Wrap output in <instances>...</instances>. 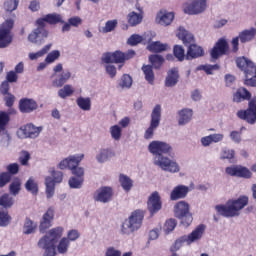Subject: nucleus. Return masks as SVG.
Segmentation results:
<instances>
[{
    "label": "nucleus",
    "instance_id": "nucleus-23",
    "mask_svg": "<svg viewBox=\"0 0 256 256\" xmlns=\"http://www.w3.org/2000/svg\"><path fill=\"white\" fill-rule=\"evenodd\" d=\"M158 23L160 25H164L167 27V25H171L173 23V20L175 19V14L173 12H167L165 10H161L157 14Z\"/></svg>",
    "mask_w": 256,
    "mask_h": 256
},
{
    "label": "nucleus",
    "instance_id": "nucleus-64",
    "mask_svg": "<svg viewBox=\"0 0 256 256\" xmlns=\"http://www.w3.org/2000/svg\"><path fill=\"white\" fill-rule=\"evenodd\" d=\"M122 253L120 250L115 249V247L107 248L105 256H121Z\"/></svg>",
    "mask_w": 256,
    "mask_h": 256
},
{
    "label": "nucleus",
    "instance_id": "nucleus-59",
    "mask_svg": "<svg viewBox=\"0 0 256 256\" xmlns=\"http://www.w3.org/2000/svg\"><path fill=\"white\" fill-rule=\"evenodd\" d=\"M6 170L8 171L7 173H9L10 176L17 175V173H19V164H17V163L9 164L6 167Z\"/></svg>",
    "mask_w": 256,
    "mask_h": 256
},
{
    "label": "nucleus",
    "instance_id": "nucleus-11",
    "mask_svg": "<svg viewBox=\"0 0 256 256\" xmlns=\"http://www.w3.org/2000/svg\"><path fill=\"white\" fill-rule=\"evenodd\" d=\"M229 51V42H227V39L220 38L210 50V57L213 61H217V59L224 55H229Z\"/></svg>",
    "mask_w": 256,
    "mask_h": 256
},
{
    "label": "nucleus",
    "instance_id": "nucleus-62",
    "mask_svg": "<svg viewBox=\"0 0 256 256\" xmlns=\"http://www.w3.org/2000/svg\"><path fill=\"white\" fill-rule=\"evenodd\" d=\"M68 23L71 27H79L83 23V20L79 16H74L68 19Z\"/></svg>",
    "mask_w": 256,
    "mask_h": 256
},
{
    "label": "nucleus",
    "instance_id": "nucleus-7",
    "mask_svg": "<svg viewBox=\"0 0 256 256\" xmlns=\"http://www.w3.org/2000/svg\"><path fill=\"white\" fill-rule=\"evenodd\" d=\"M13 27H15L13 19H7L0 25V49H5L13 43Z\"/></svg>",
    "mask_w": 256,
    "mask_h": 256
},
{
    "label": "nucleus",
    "instance_id": "nucleus-46",
    "mask_svg": "<svg viewBox=\"0 0 256 256\" xmlns=\"http://www.w3.org/2000/svg\"><path fill=\"white\" fill-rule=\"evenodd\" d=\"M173 54L176 59L179 61H185L187 59V55H185V49L181 45H175L173 47Z\"/></svg>",
    "mask_w": 256,
    "mask_h": 256
},
{
    "label": "nucleus",
    "instance_id": "nucleus-21",
    "mask_svg": "<svg viewBox=\"0 0 256 256\" xmlns=\"http://www.w3.org/2000/svg\"><path fill=\"white\" fill-rule=\"evenodd\" d=\"M187 193H189V187L184 185L176 186L170 194V199L171 201H179V199H185L187 197Z\"/></svg>",
    "mask_w": 256,
    "mask_h": 256
},
{
    "label": "nucleus",
    "instance_id": "nucleus-50",
    "mask_svg": "<svg viewBox=\"0 0 256 256\" xmlns=\"http://www.w3.org/2000/svg\"><path fill=\"white\" fill-rule=\"evenodd\" d=\"M59 57H61V52L59 50H53L46 56L45 62L48 64L55 63Z\"/></svg>",
    "mask_w": 256,
    "mask_h": 256
},
{
    "label": "nucleus",
    "instance_id": "nucleus-40",
    "mask_svg": "<svg viewBox=\"0 0 256 256\" xmlns=\"http://www.w3.org/2000/svg\"><path fill=\"white\" fill-rule=\"evenodd\" d=\"M25 189L32 195H37L39 193V185L33 178H29L25 183Z\"/></svg>",
    "mask_w": 256,
    "mask_h": 256
},
{
    "label": "nucleus",
    "instance_id": "nucleus-13",
    "mask_svg": "<svg viewBox=\"0 0 256 256\" xmlns=\"http://www.w3.org/2000/svg\"><path fill=\"white\" fill-rule=\"evenodd\" d=\"M161 209H163V201L161 200V195H159V192L154 191L148 197L147 210L149 211L151 217H153V215H157Z\"/></svg>",
    "mask_w": 256,
    "mask_h": 256
},
{
    "label": "nucleus",
    "instance_id": "nucleus-54",
    "mask_svg": "<svg viewBox=\"0 0 256 256\" xmlns=\"http://www.w3.org/2000/svg\"><path fill=\"white\" fill-rule=\"evenodd\" d=\"M143 42V36L138 34H133L128 38V45H131V47H135V45H139V43Z\"/></svg>",
    "mask_w": 256,
    "mask_h": 256
},
{
    "label": "nucleus",
    "instance_id": "nucleus-14",
    "mask_svg": "<svg viewBox=\"0 0 256 256\" xmlns=\"http://www.w3.org/2000/svg\"><path fill=\"white\" fill-rule=\"evenodd\" d=\"M225 173L230 175V177H240L242 179H251V176L253 175L249 168L241 165L228 166L225 169Z\"/></svg>",
    "mask_w": 256,
    "mask_h": 256
},
{
    "label": "nucleus",
    "instance_id": "nucleus-53",
    "mask_svg": "<svg viewBox=\"0 0 256 256\" xmlns=\"http://www.w3.org/2000/svg\"><path fill=\"white\" fill-rule=\"evenodd\" d=\"M11 183V174L8 172L0 173V189H3L7 184Z\"/></svg>",
    "mask_w": 256,
    "mask_h": 256
},
{
    "label": "nucleus",
    "instance_id": "nucleus-25",
    "mask_svg": "<svg viewBox=\"0 0 256 256\" xmlns=\"http://www.w3.org/2000/svg\"><path fill=\"white\" fill-rule=\"evenodd\" d=\"M55 245V243L42 238L38 241V247H40V249H45L44 256H55Z\"/></svg>",
    "mask_w": 256,
    "mask_h": 256
},
{
    "label": "nucleus",
    "instance_id": "nucleus-32",
    "mask_svg": "<svg viewBox=\"0 0 256 256\" xmlns=\"http://www.w3.org/2000/svg\"><path fill=\"white\" fill-rule=\"evenodd\" d=\"M169 45L163 44L159 41L152 42L147 46L148 51L151 53H163V51H167Z\"/></svg>",
    "mask_w": 256,
    "mask_h": 256
},
{
    "label": "nucleus",
    "instance_id": "nucleus-24",
    "mask_svg": "<svg viewBox=\"0 0 256 256\" xmlns=\"http://www.w3.org/2000/svg\"><path fill=\"white\" fill-rule=\"evenodd\" d=\"M251 100V92L246 88L240 87L233 94L234 103H241V101H249Z\"/></svg>",
    "mask_w": 256,
    "mask_h": 256
},
{
    "label": "nucleus",
    "instance_id": "nucleus-17",
    "mask_svg": "<svg viewBox=\"0 0 256 256\" xmlns=\"http://www.w3.org/2000/svg\"><path fill=\"white\" fill-rule=\"evenodd\" d=\"M103 63H116L125 65V53L120 50H116L114 52L104 53L102 56Z\"/></svg>",
    "mask_w": 256,
    "mask_h": 256
},
{
    "label": "nucleus",
    "instance_id": "nucleus-45",
    "mask_svg": "<svg viewBox=\"0 0 256 256\" xmlns=\"http://www.w3.org/2000/svg\"><path fill=\"white\" fill-rule=\"evenodd\" d=\"M115 154L111 149H102L100 150L99 155L96 156L98 163H105L110 157H113Z\"/></svg>",
    "mask_w": 256,
    "mask_h": 256
},
{
    "label": "nucleus",
    "instance_id": "nucleus-29",
    "mask_svg": "<svg viewBox=\"0 0 256 256\" xmlns=\"http://www.w3.org/2000/svg\"><path fill=\"white\" fill-rule=\"evenodd\" d=\"M21 185H22L21 178L19 177L13 178L12 182L9 185L10 195L17 197V195L21 193Z\"/></svg>",
    "mask_w": 256,
    "mask_h": 256
},
{
    "label": "nucleus",
    "instance_id": "nucleus-2",
    "mask_svg": "<svg viewBox=\"0 0 256 256\" xmlns=\"http://www.w3.org/2000/svg\"><path fill=\"white\" fill-rule=\"evenodd\" d=\"M85 158V154H79L77 156L73 155L64 160H62L58 167L59 169H70L72 176L69 179V185L71 189H81L85 181V169L79 167V164Z\"/></svg>",
    "mask_w": 256,
    "mask_h": 256
},
{
    "label": "nucleus",
    "instance_id": "nucleus-4",
    "mask_svg": "<svg viewBox=\"0 0 256 256\" xmlns=\"http://www.w3.org/2000/svg\"><path fill=\"white\" fill-rule=\"evenodd\" d=\"M249 203L247 196H240L236 200L228 201L227 205H217L216 211L223 217H235L239 215V211L246 207Z\"/></svg>",
    "mask_w": 256,
    "mask_h": 256
},
{
    "label": "nucleus",
    "instance_id": "nucleus-55",
    "mask_svg": "<svg viewBox=\"0 0 256 256\" xmlns=\"http://www.w3.org/2000/svg\"><path fill=\"white\" fill-rule=\"evenodd\" d=\"M58 253H65L69 249V239L62 238L57 246Z\"/></svg>",
    "mask_w": 256,
    "mask_h": 256
},
{
    "label": "nucleus",
    "instance_id": "nucleus-22",
    "mask_svg": "<svg viewBox=\"0 0 256 256\" xmlns=\"http://www.w3.org/2000/svg\"><path fill=\"white\" fill-rule=\"evenodd\" d=\"M63 231H64L63 227L58 226L56 228L51 229L48 232V236L46 235L41 239H46L48 242L56 244L57 241H59V239L63 237Z\"/></svg>",
    "mask_w": 256,
    "mask_h": 256
},
{
    "label": "nucleus",
    "instance_id": "nucleus-20",
    "mask_svg": "<svg viewBox=\"0 0 256 256\" xmlns=\"http://www.w3.org/2000/svg\"><path fill=\"white\" fill-rule=\"evenodd\" d=\"M37 102L30 98H22L19 101V109L21 113H33L37 110Z\"/></svg>",
    "mask_w": 256,
    "mask_h": 256
},
{
    "label": "nucleus",
    "instance_id": "nucleus-56",
    "mask_svg": "<svg viewBox=\"0 0 256 256\" xmlns=\"http://www.w3.org/2000/svg\"><path fill=\"white\" fill-rule=\"evenodd\" d=\"M177 227V220L176 219H169L164 224V230L166 233H171Z\"/></svg>",
    "mask_w": 256,
    "mask_h": 256
},
{
    "label": "nucleus",
    "instance_id": "nucleus-44",
    "mask_svg": "<svg viewBox=\"0 0 256 256\" xmlns=\"http://www.w3.org/2000/svg\"><path fill=\"white\" fill-rule=\"evenodd\" d=\"M17 7H19V0H5L3 3V9L7 13H13V11H17Z\"/></svg>",
    "mask_w": 256,
    "mask_h": 256
},
{
    "label": "nucleus",
    "instance_id": "nucleus-33",
    "mask_svg": "<svg viewBox=\"0 0 256 256\" xmlns=\"http://www.w3.org/2000/svg\"><path fill=\"white\" fill-rule=\"evenodd\" d=\"M15 203V200L9 193H4L2 196H0V207H3L4 209H11Z\"/></svg>",
    "mask_w": 256,
    "mask_h": 256
},
{
    "label": "nucleus",
    "instance_id": "nucleus-19",
    "mask_svg": "<svg viewBox=\"0 0 256 256\" xmlns=\"http://www.w3.org/2000/svg\"><path fill=\"white\" fill-rule=\"evenodd\" d=\"M42 130V127H35L33 124H27L20 128V133H22L25 138L35 139L36 137H39V133H41Z\"/></svg>",
    "mask_w": 256,
    "mask_h": 256
},
{
    "label": "nucleus",
    "instance_id": "nucleus-36",
    "mask_svg": "<svg viewBox=\"0 0 256 256\" xmlns=\"http://www.w3.org/2000/svg\"><path fill=\"white\" fill-rule=\"evenodd\" d=\"M119 182L121 184V187L127 193H129V191H131V189L133 188V180H131V178H129V176H127V175L120 174Z\"/></svg>",
    "mask_w": 256,
    "mask_h": 256
},
{
    "label": "nucleus",
    "instance_id": "nucleus-51",
    "mask_svg": "<svg viewBox=\"0 0 256 256\" xmlns=\"http://www.w3.org/2000/svg\"><path fill=\"white\" fill-rule=\"evenodd\" d=\"M110 133H111L112 139H114L115 141H119V139H121L122 130H121V127H119V125L112 126L110 128Z\"/></svg>",
    "mask_w": 256,
    "mask_h": 256
},
{
    "label": "nucleus",
    "instance_id": "nucleus-30",
    "mask_svg": "<svg viewBox=\"0 0 256 256\" xmlns=\"http://www.w3.org/2000/svg\"><path fill=\"white\" fill-rule=\"evenodd\" d=\"M256 29L251 28L250 30H244L239 33V39L241 43H249L252 39H255Z\"/></svg>",
    "mask_w": 256,
    "mask_h": 256
},
{
    "label": "nucleus",
    "instance_id": "nucleus-49",
    "mask_svg": "<svg viewBox=\"0 0 256 256\" xmlns=\"http://www.w3.org/2000/svg\"><path fill=\"white\" fill-rule=\"evenodd\" d=\"M11 223V216H9V212L0 211V227H7Z\"/></svg>",
    "mask_w": 256,
    "mask_h": 256
},
{
    "label": "nucleus",
    "instance_id": "nucleus-60",
    "mask_svg": "<svg viewBox=\"0 0 256 256\" xmlns=\"http://www.w3.org/2000/svg\"><path fill=\"white\" fill-rule=\"evenodd\" d=\"M235 157V150H230V149H224L222 151L220 159H228L231 160Z\"/></svg>",
    "mask_w": 256,
    "mask_h": 256
},
{
    "label": "nucleus",
    "instance_id": "nucleus-9",
    "mask_svg": "<svg viewBox=\"0 0 256 256\" xmlns=\"http://www.w3.org/2000/svg\"><path fill=\"white\" fill-rule=\"evenodd\" d=\"M160 124L161 105L157 104L151 113L150 126L146 129L144 133V139H153V135H155V129H157V127H159Z\"/></svg>",
    "mask_w": 256,
    "mask_h": 256
},
{
    "label": "nucleus",
    "instance_id": "nucleus-34",
    "mask_svg": "<svg viewBox=\"0 0 256 256\" xmlns=\"http://www.w3.org/2000/svg\"><path fill=\"white\" fill-rule=\"evenodd\" d=\"M142 71L145 75V80L150 85H153V83H155V73L153 72V66L152 65H143Z\"/></svg>",
    "mask_w": 256,
    "mask_h": 256
},
{
    "label": "nucleus",
    "instance_id": "nucleus-16",
    "mask_svg": "<svg viewBox=\"0 0 256 256\" xmlns=\"http://www.w3.org/2000/svg\"><path fill=\"white\" fill-rule=\"evenodd\" d=\"M94 201L98 203H109L113 199V188L111 187H101L93 195Z\"/></svg>",
    "mask_w": 256,
    "mask_h": 256
},
{
    "label": "nucleus",
    "instance_id": "nucleus-58",
    "mask_svg": "<svg viewBox=\"0 0 256 256\" xmlns=\"http://www.w3.org/2000/svg\"><path fill=\"white\" fill-rule=\"evenodd\" d=\"M51 175H52V180L55 183H61V181H63V172L61 171H55V169H52L50 171Z\"/></svg>",
    "mask_w": 256,
    "mask_h": 256
},
{
    "label": "nucleus",
    "instance_id": "nucleus-3",
    "mask_svg": "<svg viewBox=\"0 0 256 256\" xmlns=\"http://www.w3.org/2000/svg\"><path fill=\"white\" fill-rule=\"evenodd\" d=\"M177 37L186 47H188L186 52L187 61H191V59H199V57H203V55H205V50H203V47L193 44L195 43V36L189 33V31L185 30V28L179 27Z\"/></svg>",
    "mask_w": 256,
    "mask_h": 256
},
{
    "label": "nucleus",
    "instance_id": "nucleus-35",
    "mask_svg": "<svg viewBox=\"0 0 256 256\" xmlns=\"http://www.w3.org/2000/svg\"><path fill=\"white\" fill-rule=\"evenodd\" d=\"M76 104L82 111H91V98L89 97H78L76 99Z\"/></svg>",
    "mask_w": 256,
    "mask_h": 256
},
{
    "label": "nucleus",
    "instance_id": "nucleus-48",
    "mask_svg": "<svg viewBox=\"0 0 256 256\" xmlns=\"http://www.w3.org/2000/svg\"><path fill=\"white\" fill-rule=\"evenodd\" d=\"M198 69L200 71H205L207 75H213V71H217L220 69L219 64H214V65H202L199 66Z\"/></svg>",
    "mask_w": 256,
    "mask_h": 256
},
{
    "label": "nucleus",
    "instance_id": "nucleus-6",
    "mask_svg": "<svg viewBox=\"0 0 256 256\" xmlns=\"http://www.w3.org/2000/svg\"><path fill=\"white\" fill-rule=\"evenodd\" d=\"M203 233H205V224H200L189 235H184L178 238L170 247V251L172 253H177V251L181 249L183 243L191 245L192 243H195V241H199V239L203 237Z\"/></svg>",
    "mask_w": 256,
    "mask_h": 256
},
{
    "label": "nucleus",
    "instance_id": "nucleus-63",
    "mask_svg": "<svg viewBox=\"0 0 256 256\" xmlns=\"http://www.w3.org/2000/svg\"><path fill=\"white\" fill-rule=\"evenodd\" d=\"M244 84L247 85V87H256V76L253 75L251 78H249V75H245Z\"/></svg>",
    "mask_w": 256,
    "mask_h": 256
},
{
    "label": "nucleus",
    "instance_id": "nucleus-18",
    "mask_svg": "<svg viewBox=\"0 0 256 256\" xmlns=\"http://www.w3.org/2000/svg\"><path fill=\"white\" fill-rule=\"evenodd\" d=\"M49 37V31L47 30H39L38 28H35L29 35H28V41L30 43H43L45 39Z\"/></svg>",
    "mask_w": 256,
    "mask_h": 256
},
{
    "label": "nucleus",
    "instance_id": "nucleus-5",
    "mask_svg": "<svg viewBox=\"0 0 256 256\" xmlns=\"http://www.w3.org/2000/svg\"><path fill=\"white\" fill-rule=\"evenodd\" d=\"M143 219H145V211L140 209L133 211L128 219L124 220L122 223V235H131V233L139 231V229H141V225H143Z\"/></svg>",
    "mask_w": 256,
    "mask_h": 256
},
{
    "label": "nucleus",
    "instance_id": "nucleus-39",
    "mask_svg": "<svg viewBox=\"0 0 256 256\" xmlns=\"http://www.w3.org/2000/svg\"><path fill=\"white\" fill-rule=\"evenodd\" d=\"M9 121H11V116H9V113L0 111V133L7 131V125H9Z\"/></svg>",
    "mask_w": 256,
    "mask_h": 256
},
{
    "label": "nucleus",
    "instance_id": "nucleus-47",
    "mask_svg": "<svg viewBox=\"0 0 256 256\" xmlns=\"http://www.w3.org/2000/svg\"><path fill=\"white\" fill-rule=\"evenodd\" d=\"M30 160H31V154L28 151L23 150L20 152L18 161L21 165H23L24 167H27V165H29Z\"/></svg>",
    "mask_w": 256,
    "mask_h": 256
},
{
    "label": "nucleus",
    "instance_id": "nucleus-31",
    "mask_svg": "<svg viewBox=\"0 0 256 256\" xmlns=\"http://www.w3.org/2000/svg\"><path fill=\"white\" fill-rule=\"evenodd\" d=\"M71 79V72L69 70L62 72L59 78L53 80V87H63V85Z\"/></svg>",
    "mask_w": 256,
    "mask_h": 256
},
{
    "label": "nucleus",
    "instance_id": "nucleus-43",
    "mask_svg": "<svg viewBox=\"0 0 256 256\" xmlns=\"http://www.w3.org/2000/svg\"><path fill=\"white\" fill-rule=\"evenodd\" d=\"M75 93V89H73V86L66 84L62 89L58 91V96L60 99H67V97H71Z\"/></svg>",
    "mask_w": 256,
    "mask_h": 256
},
{
    "label": "nucleus",
    "instance_id": "nucleus-61",
    "mask_svg": "<svg viewBox=\"0 0 256 256\" xmlns=\"http://www.w3.org/2000/svg\"><path fill=\"white\" fill-rule=\"evenodd\" d=\"M67 239L68 241H77V239H79V237H81V234L79 233L78 230L72 229L70 231H68L67 234Z\"/></svg>",
    "mask_w": 256,
    "mask_h": 256
},
{
    "label": "nucleus",
    "instance_id": "nucleus-27",
    "mask_svg": "<svg viewBox=\"0 0 256 256\" xmlns=\"http://www.w3.org/2000/svg\"><path fill=\"white\" fill-rule=\"evenodd\" d=\"M127 21L130 27H137L143 21V12H130L127 16Z\"/></svg>",
    "mask_w": 256,
    "mask_h": 256
},
{
    "label": "nucleus",
    "instance_id": "nucleus-42",
    "mask_svg": "<svg viewBox=\"0 0 256 256\" xmlns=\"http://www.w3.org/2000/svg\"><path fill=\"white\" fill-rule=\"evenodd\" d=\"M35 229H37V224L30 218H26L23 226V233L25 235H31V233H35Z\"/></svg>",
    "mask_w": 256,
    "mask_h": 256
},
{
    "label": "nucleus",
    "instance_id": "nucleus-10",
    "mask_svg": "<svg viewBox=\"0 0 256 256\" xmlns=\"http://www.w3.org/2000/svg\"><path fill=\"white\" fill-rule=\"evenodd\" d=\"M237 117L243 121H247L250 125L256 123V96L250 98L247 110H240L237 112Z\"/></svg>",
    "mask_w": 256,
    "mask_h": 256
},
{
    "label": "nucleus",
    "instance_id": "nucleus-1",
    "mask_svg": "<svg viewBox=\"0 0 256 256\" xmlns=\"http://www.w3.org/2000/svg\"><path fill=\"white\" fill-rule=\"evenodd\" d=\"M148 151L152 155H155L154 163L155 165H158L160 169L168 171L169 173H179V164L164 156L171 155V152L173 151L171 144L154 140L148 145Z\"/></svg>",
    "mask_w": 256,
    "mask_h": 256
},
{
    "label": "nucleus",
    "instance_id": "nucleus-57",
    "mask_svg": "<svg viewBox=\"0 0 256 256\" xmlns=\"http://www.w3.org/2000/svg\"><path fill=\"white\" fill-rule=\"evenodd\" d=\"M120 85L123 88H127L129 89V87H131V85H133V79L131 78V76H129L128 74H124L121 78V83Z\"/></svg>",
    "mask_w": 256,
    "mask_h": 256
},
{
    "label": "nucleus",
    "instance_id": "nucleus-52",
    "mask_svg": "<svg viewBox=\"0 0 256 256\" xmlns=\"http://www.w3.org/2000/svg\"><path fill=\"white\" fill-rule=\"evenodd\" d=\"M117 20H109L106 22L105 27L102 29L103 33H111V31H115L117 28Z\"/></svg>",
    "mask_w": 256,
    "mask_h": 256
},
{
    "label": "nucleus",
    "instance_id": "nucleus-12",
    "mask_svg": "<svg viewBox=\"0 0 256 256\" xmlns=\"http://www.w3.org/2000/svg\"><path fill=\"white\" fill-rule=\"evenodd\" d=\"M207 9V0H191L184 4L183 11L186 15H199Z\"/></svg>",
    "mask_w": 256,
    "mask_h": 256
},
{
    "label": "nucleus",
    "instance_id": "nucleus-8",
    "mask_svg": "<svg viewBox=\"0 0 256 256\" xmlns=\"http://www.w3.org/2000/svg\"><path fill=\"white\" fill-rule=\"evenodd\" d=\"M174 217L180 219L181 224L184 227H189L193 223V215L189 212V203L185 201H179L174 206Z\"/></svg>",
    "mask_w": 256,
    "mask_h": 256
},
{
    "label": "nucleus",
    "instance_id": "nucleus-38",
    "mask_svg": "<svg viewBox=\"0 0 256 256\" xmlns=\"http://www.w3.org/2000/svg\"><path fill=\"white\" fill-rule=\"evenodd\" d=\"M45 185H46V196L48 199H51V197L55 195V182L53 181V178L50 176L46 177Z\"/></svg>",
    "mask_w": 256,
    "mask_h": 256
},
{
    "label": "nucleus",
    "instance_id": "nucleus-26",
    "mask_svg": "<svg viewBox=\"0 0 256 256\" xmlns=\"http://www.w3.org/2000/svg\"><path fill=\"white\" fill-rule=\"evenodd\" d=\"M177 83H179V70H177V68H172L167 73V77L165 79V86L175 87Z\"/></svg>",
    "mask_w": 256,
    "mask_h": 256
},
{
    "label": "nucleus",
    "instance_id": "nucleus-28",
    "mask_svg": "<svg viewBox=\"0 0 256 256\" xmlns=\"http://www.w3.org/2000/svg\"><path fill=\"white\" fill-rule=\"evenodd\" d=\"M179 125H187V123H189V121H191V119H193V110L191 109H182L179 112Z\"/></svg>",
    "mask_w": 256,
    "mask_h": 256
},
{
    "label": "nucleus",
    "instance_id": "nucleus-41",
    "mask_svg": "<svg viewBox=\"0 0 256 256\" xmlns=\"http://www.w3.org/2000/svg\"><path fill=\"white\" fill-rule=\"evenodd\" d=\"M45 17L46 23H48V25H57V23H65V21H63V17H61V14L52 13L45 15Z\"/></svg>",
    "mask_w": 256,
    "mask_h": 256
},
{
    "label": "nucleus",
    "instance_id": "nucleus-15",
    "mask_svg": "<svg viewBox=\"0 0 256 256\" xmlns=\"http://www.w3.org/2000/svg\"><path fill=\"white\" fill-rule=\"evenodd\" d=\"M55 219V208L53 206L49 207L47 211L42 216L40 221L39 230L40 233H45L53 225V220Z\"/></svg>",
    "mask_w": 256,
    "mask_h": 256
},
{
    "label": "nucleus",
    "instance_id": "nucleus-37",
    "mask_svg": "<svg viewBox=\"0 0 256 256\" xmlns=\"http://www.w3.org/2000/svg\"><path fill=\"white\" fill-rule=\"evenodd\" d=\"M149 62L154 69H161V66L165 63V58L159 54H152L149 56Z\"/></svg>",
    "mask_w": 256,
    "mask_h": 256
}]
</instances>
